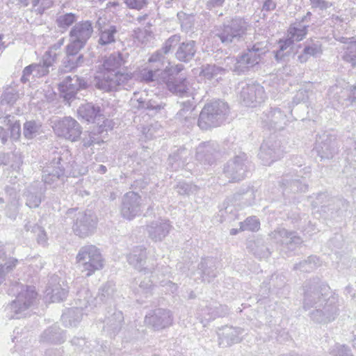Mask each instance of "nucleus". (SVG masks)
Wrapping results in <instances>:
<instances>
[{"mask_svg": "<svg viewBox=\"0 0 356 356\" xmlns=\"http://www.w3.org/2000/svg\"><path fill=\"white\" fill-rule=\"evenodd\" d=\"M249 28V24L244 19L235 17L217 29L214 38L219 39L225 46L236 44L243 40Z\"/></svg>", "mask_w": 356, "mask_h": 356, "instance_id": "4", "label": "nucleus"}, {"mask_svg": "<svg viewBox=\"0 0 356 356\" xmlns=\"http://www.w3.org/2000/svg\"><path fill=\"white\" fill-rule=\"evenodd\" d=\"M56 59V54L51 51H46L38 63H32L24 67L21 77L24 83L29 81V76L40 78L49 73V67H52Z\"/></svg>", "mask_w": 356, "mask_h": 356, "instance_id": "13", "label": "nucleus"}, {"mask_svg": "<svg viewBox=\"0 0 356 356\" xmlns=\"http://www.w3.org/2000/svg\"><path fill=\"white\" fill-rule=\"evenodd\" d=\"M19 98V94L16 89L8 87L6 88L1 97V104L13 105Z\"/></svg>", "mask_w": 356, "mask_h": 356, "instance_id": "56", "label": "nucleus"}, {"mask_svg": "<svg viewBox=\"0 0 356 356\" xmlns=\"http://www.w3.org/2000/svg\"><path fill=\"white\" fill-rule=\"evenodd\" d=\"M227 312V307L222 305L217 306V303L210 304L206 305L202 308L199 312H197V318H200L202 323L208 322L211 319H214L216 317L224 316Z\"/></svg>", "mask_w": 356, "mask_h": 356, "instance_id": "37", "label": "nucleus"}, {"mask_svg": "<svg viewBox=\"0 0 356 356\" xmlns=\"http://www.w3.org/2000/svg\"><path fill=\"white\" fill-rule=\"evenodd\" d=\"M189 151L185 147H179L174 151L168 157V165L172 170L177 171L187 163Z\"/></svg>", "mask_w": 356, "mask_h": 356, "instance_id": "39", "label": "nucleus"}, {"mask_svg": "<svg viewBox=\"0 0 356 356\" xmlns=\"http://www.w3.org/2000/svg\"><path fill=\"white\" fill-rule=\"evenodd\" d=\"M334 293L327 284L321 283L318 279L309 280L304 285L303 307L305 309H316L319 303Z\"/></svg>", "mask_w": 356, "mask_h": 356, "instance_id": "6", "label": "nucleus"}, {"mask_svg": "<svg viewBox=\"0 0 356 356\" xmlns=\"http://www.w3.org/2000/svg\"><path fill=\"white\" fill-rule=\"evenodd\" d=\"M75 307L67 309L62 315L61 321L65 327L76 326L83 315V310L90 307L94 301L91 293L86 289L77 293Z\"/></svg>", "mask_w": 356, "mask_h": 356, "instance_id": "7", "label": "nucleus"}, {"mask_svg": "<svg viewBox=\"0 0 356 356\" xmlns=\"http://www.w3.org/2000/svg\"><path fill=\"white\" fill-rule=\"evenodd\" d=\"M94 32L90 20H82L74 24L69 31L70 44L84 48Z\"/></svg>", "mask_w": 356, "mask_h": 356, "instance_id": "15", "label": "nucleus"}, {"mask_svg": "<svg viewBox=\"0 0 356 356\" xmlns=\"http://www.w3.org/2000/svg\"><path fill=\"white\" fill-rule=\"evenodd\" d=\"M124 3L130 9L141 10L147 7L149 0H122Z\"/></svg>", "mask_w": 356, "mask_h": 356, "instance_id": "63", "label": "nucleus"}, {"mask_svg": "<svg viewBox=\"0 0 356 356\" xmlns=\"http://www.w3.org/2000/svg\"><path fill=\"white\" fill-rule=\"evenodd\" d=\"M52 6L51 0H33V7L35 13L42 14L45 10Z\"/></svg>", "mask_w": 356, "mask_h": 356, "instance_id": "62", "label": "nucleus"}, {"mask_svg": "<svg viewBox=\"0 0 356 356\" xmlns=\"http://www.w3.org/2000/svg\"><path fill=\"white\" fill-rule=\"evenodd\" d=\"M177 19L181 25V31L188 33L192 31L195 24V17L184 12L180 11L177 15Z\"/></svg>", "mask_w": 356, "mask_h": 356, "instance_id": "52", "label": "nucleus"}, {"mask_svg": "<svg viewBox=\"0 0 356 356\" xmlns=\"http://www.w3.org/2000/svg\"><path fill=\"white\" fill-rule=\"evenodd\" d=\"M42 124L39 120H28L23 126V135L27 140H31L42 132Z\"/></svg>", "mask_w": 356, "mask_h": 356, "instance_id": "44", "label": "nucleus"}, {"mask_svg": "<svg viewBox=\"0 0 356 356\" xmlns=\"http://www.w3.org/2000/svg\"><path fill=\"white\" fill-rule=\"evenodd\" d=\"M177 192L181 195H190L197 191V187L190 183L179 182L176 186Z\"/></svg>", "mask_w": 356, "mask_h": 356, "instance_id": "60", "label": "nucleus"}, {"mask_svg": "<svg viewBox=\"0 0 356 356\" xmlns=\"http://www.w3.org/2000/svg\"><path fill=\"white\" fill-rule=\"evenodd\" d=\"M339 297L336 293L330 295L322 303L310 312L311 319L318 323H328L333 321L339 314Z\"/></svg>", "mask_w": 356, "mask_h": 356, "instance_id": "9", "label": "nucleus"}, {"mask_svg": "<svg viewBox=\"0 0 356 356\" xmlns=\"http://www.w3.org/2000/svg\"><path fill=\"white\" fill-rule=\"evenodd\" d=\"M243 331L240 327L229 326L222 327L221 332L218 333L219 345L224 348L239 343L242 339L241 334Z\"/></svg>", "mask_w": 356, "mask_h": 356, "instance_id": "33", "label": "nucleus"}, {"mask_svg": "<svg viewBox=\"0 0 356 356\" xmlns=\"http://www.w3.org/2000/svg\"><path fill=\"white\" fill-rule=\"evenodd\" d=\"M260 227V222L255 216L247 218L243 222H240L241 231H258Z\"/></svg>", "mask_w": 356, "mask_h": 356, "instance_id": "58", "label": "nucleus"}, {"mask_svg": "<svg viewBox=\"0 0 356 356\" xmlns=\"http://www.w3.org/2000/svg\"><path fill=\"white\" fill-rule=\"evenodd\" d=\"M15 300L10 305V309L15 314H22L31 307L37 297L34 286H21Z\"/></svg>", "mask_w": 356, "mask_h": 356, "instance_id": "21", "label": "nucleus"}, {"mask_svg": "<svg viewBox=\"0 0 356 356\" xmlns=\"http://www.w3.org/2000/svg\"><path fill=\"white\" fill-rule=\"evenodd\" d=\"M171 225L168 220H158L147 225L149 237L154 241H161L168 234Z\"/></svg>", "mask_w": 356, "mask_h": 356, "instance_id": "31", "label": "nucleus"}, {"mask_svg": "<svg viewBox=\"0 0 356 356\" xmlns=\"http://www.w3.org/2000/svg\"><path fill=\"white\" fill-rule=\"evenodd\" d=\"M195 279L210 283L217 276L216 267L212 259H203L194 273Z\"/></svg>", "mask_w": 356, "mask_h": 356, "instance_id": "30", "label": "nucleus"}, {"mask_svg": "<svg viewBox=\"0 0 356 356\" xmlns=\"http://www.w3.org/2000/svg\"><path fill=\"white\" fill-rule=\"evenodd\" d=\"M254 191L253 188H247L245 190H243L242 192L237 193L234 195V198L242 201V203L245 205H250L254 202Z\"/></svg>", "mask_w": 356, "mask_h": 356, "instance_id": "57", "label": "nucleus"}, {"mask_svg": "<svg viewBox=\"0 0 356 356\" xmlns=\"http://www.w3.org/2000/svg\"><path fill=\"white\" fill-rule=\"evenodd\" d=\"M67 216L72 220V230L76 236L86 238L94 233L97 227V218L91 211L70 209L67 211Z\"/></svg>", "mask_w": 356, "mask_h": 356, "instance_id": "5", "label": "nucleus"}, {"mask_svg": "<svg viewBox=\"0 0 356 356\" xmlns=\"http://www.w3.org/2000/svg\"><path fill=\"white\" fill-rule=\"evenodd\" d=\"M97 27L99 32L98 44L105 46L115 42V36L118 33L117 27L99 18L97 21Z\"/></svg>", "mask_w": 356, "mask_h": 356, "instance_id": "32", "label": "nucleus"}, {"mask_svg": "<svg viewBox=\"0 0 356 356\" xmlns=\"http://www.w3.org/2000/svg\"><path fill=\"white\" fill-rule=\"evenodd\" d=\"M181 41V35L175 34L168 38L163 44L162 47L151 55L149 62H156L159 67H164L167 61L165 56L174 51Z\"/></svg>", "mask_w": 356, "mask_h": 356, "instance_id": "26", "label": "nucleus"}, {"mask_svg": "<svg viewBox=\"0 0 356 356\" xmlns=\"http://www.w3.org/2000/svg\"><path fill=\"white\" fill-rule=\"evenodd\" d=\"M250 248L252 252L259 259L268 258L270 252L261 240H256L250 243Z\"/></svg>", "mask_w": 356, "mask_h": 356, "instance_id": "53", "label": "nucleus"}, {"mask_svg": "<svg viewBox=\"0 0 356 356\" xmlns=\"http://www.w3.org/2000/svg\"><path fill=\"white\" fill-rule=\"evenodd\" d=\"M220 147L216 142H207L200 145L196 150V159L204 165H212L219 159Z\"/></svg>", "mask_w": 356, "mask_h": 356, "instance_id": "25", "label": "nucleus"}, {"mask_svg": "<svg viewBox=\"0 0 356 356\" xmlns=\"http://www.w3.org/2000/svg\"><path fill=\"white\" fill-rule=\"evenodd\" d=\"M83 49L78 46L68 44L65 47V56L62 61V66L65 72L76 70L84 65L86 59L79 51Z\"/></svg>", "mask_w": 356, "mask_h": 356, "instance_id": "24", "label": "nucleus"}, {"mask_svg": "<svg viewBox=\"0 0 356 356\" xmlns=\"http://www.w3.org/2000/svg\"><path fill=\"white\" fill-rule=\"evenodd\" d=\"M256 65L257 64L254 63V59H252L245 52H244L236 58L232 70L238 74H241L248 72Z\"/></svg>", "mask_w": 356, "mask_h": 356, "instance_id": "42", "label": "nucleus"}, {"mask_svg": "<svg viewBox=\"0 0 356 356\" xmlns=\"http://www.w3.org/2000/svg\"><path fill=\"white\" fill-rule=\"evenodd\" d=\"M239 96L245 106L251 107L260 104L266 97L264 87L254 81L242 83Z\"/></svg>", "mask_w": 356, "mask_h": 356, "instance_id": "16", "label": "nucleus"}, {"mask_svg": "<svg viewBox=\"0 0 356 356\" xmlns=\"http://www.w3.org/2000/svg\"><path fill=\"white\" fill-rule=\"evenodd\" d=\"M166 85L168 89L177 95L184 96L187 93L188 86L185 78L168 80Z\"/></svg>", "mask_w": 356, "mask_h": 356, "instance_id": "50", "label": "nucleus"}, {"mask_svg": "<svg viewBox=\"0 0 356 356\" xmlns=\"http://www.w3.org/2000/svg\"><path fill=\"white\" fill-rule=\"evenodd\" d=\"M284 155L281 142L275 136L264 140L260 147L259 157L265 165H270Z\"/></svg>", "mask_w": 356, "mask_h": 356, "instance_id": "17", "label": "nucleus"}, {"mask_svg": "<svg viewBox=\"0 0 356 356\" xmlns=\"http://www.w3.org/2000/svg\"><path fill=\"white\" fill-rule=\"evenodd\" d=\"M101 109L92 103H86L79 106L78 109L79 115L88 122L94 120L100 115Z\"/></svg>", "mask_w": 356, "mask_h": 356, "instance_id": "45", "label": "nucleus"}, {"mask_svg": "<svg viewBox=\"0 0 356 356\" xmlns=\"http://www.w3.org/2000/svg\"><path fill=\"white\" fill-rule=\"evenodd\" d=\"M67 152H54L51 161L44 168L42 180L45 184H52L58 180H63L71 174L74 162Z\"/></svg>", "mask_w": 356, "mask_h": 356, "instance_id": "2", "label": "nucleus"}, {"mask_svg": "<svg viewBox=\"0 0 356 356\" xmlns=\"http://www.w3.org/2000/svg\"><path fill=\"white\" fill-rule=\"evenodd\" d=\"M54 130L58 136L71 141L77 140L82 132L79 123L71 117H65L55 122Z\"/></svg>", "mask_w": 356, "mask_h": 356, "instance_id": "19", "label": "nucleus"}, {"mask_svg": "<svg viewBox=\"0 0 356 356\" xmlns=\"http://www.w3.org/2000/svg\"><path fill=\"white\" fill-rule=\"evenodd\" d=\"M339 144L334 136L323 134L316 140L314 150L321 159H330L338 152Z\"/></svg>", "mask_w": 356, "mask_h": 356, "instance_id": "22", "label": "nucleus"}, {"mask_svg": "<svg viewBox=\"0 0 356 356\" xmlns=\"http://www.w3.org/2000/svg\"><path fill=\"white\" fill-rule=\"evenodd\" d=\"M353 38H347L344 37H341L339 40L341 42L347 44L346 51L343 55V59L350 63L352 66L355 67L356 65V40L348 42L349 40H352Z\"/></svg>", "mask_w": 356, "mask_h": 356, "instance_id": "47", "label": "nucleus"}, {"mask_svg": "<svg viewBox=\"0 0 356 356\" xmlns=\"http://www.w3.org/2000/svg\"><path fill=\"white\" fill-rule=\"evenodd\" d=\"M181 108L176 114L175 120L183 126L190 127L195 124V117L193 114L194 107L193 103L190 101L181 102Z\"/></svg>", "mask_w": 356, "mask_h": 356, "instance_id": "38", "label": "nucleus"}, {"mask_svg": "<svg viewBox=\"0 0 356 356\" xmlns=\"http://www.w3.org/2000/svg\"><path fill=\"white\" fill-rule=\"evenodd\" d=\"M302 45V50L297 53V61L300 63H305L310 58H318L323 54L322 43L317 39L307 40Z\"/></svg>", "mask_w": 356, "mask_h": 356, "instance_id": "29", "label": "nucleus"}, {"mask_svg": "<svg viewBox=\"0 0 356 356\" xmlns=\"http://www.w3.org/2000/svg\"><path fill=\"white\" fill-rule=\"evenodd\" d=\"M263 127L269 130H283L289 122V117L280 108L270 107L265 110L260 116Z\"/></svg>", "mask_w": 356, "mask_h": 356, "instance_id": "14", "label": "nucleus"}, {"mask_svg": "<svg viewBox=\"0 0 356 356\" xmlns=\"http://www.w3.org/2000/svg\"><path fill=\"white\" fill-rule=\"evenodd\" d=\"M47 292L52 302H60L66 298L68 291L58 284L52 288L47 289Z\"/></svg>", "mask_w": 356, "mask_h": 356, "instance_id": "55", "label": "nucleus"}, {"mask_svg": "<svg viewBox=\"0 0 356 356\" xmlns=\"http://www.w3.org/2000/svg\"><path fill=\"white\" fill-rule=\"evenodd\" d=\"M197 50V47L195 41L180 42L175 53V56L180 62L188 63L194 58Z\"/></svg>", "mask_w": 356, "mask_h": 356, "instance_id": "35", "label": "nucleus"}, {"mask_svg": "<svg viewBox=\"0 0 356 356\" xmlns=\"http://www.w3.org/2000/svg\"><path fill=\"white\" fill-rule=\"evenodd\" d=\"M115 285L113 282H107L99 289L97 299L104 303H109L115 298Z\"/></svg>", "mask_w": 356, "mask_h": 356, "instance_id": "49", "label": "nucleus"}, {"mask_svg": "<svg viewBox=\"0 0 356 356\" xmlns=\"http://www.w3.org/2000/svg\"><path fill=\"white\" fill-rule=\"evenodd\" d=\"M76 261L82 268V272H86L88 277L104 266V260L99 250L92 245L81 248L76 255Z\"/></svg>", "mask_w": 356, "mask_h": 356, "instance_id": "8", "label": "nucleus"}, {"mask_svg": "<svg viewBox=\"0 0 356 356\" xmlns=\"http://www.w3.org/2000/svg\"><path fill=\"white\" fill-rule=\"evenodd\" d=\"M41 340L47 343H61L65 341V337L63 331L57 325H54L43 332Z\"/></svg>", "mask_w": 356, "mask_h": 356, "instance_id": "41", "label": "nucleus"}, {"mask_svg": "<svg viewBox=\"0 0 356 356\" xmlns=\"http://www.w3.org/2000/svg\"><path fill=\"white\" fill-rule=\"evenodd\" d=\"M14 248L11 244H3L0 242V259L5 263L11 258L10 256L13 253Z\"/></svg>", "mask_w": 356, "mask_h": 356, "instance_id": "64", "label": "nucleus"}, {"mask_svg": "<svg viewBox=\"0 0 356 356\" xmlns=\"http://www.w3.org/2000/svg\"><path fill=\"white\" fill-rule=\"evenodd\" d=\"M125 63L124 56L120 52L105 56L102 64L98 66L95 78V86L106 92L129 90L134 84L133 75L131 72L120 70Z\"/></svg>", "mask_w": 356, "mask_h": 356, "instance_id": "1", "label": "nucleus"}, {"mask_svg": "<svg viewBox=\"0 0 356 356\" xmlns=\"http://www.w3.org/2000/svg\"><path fill=\"white\" fill-rule=\"evenodd\" d=\"M18 264V259L15 258H10L3 264H0V285L5 280L6 275L14 270Z\"/></svg>", "mask_w": 356, "mask_h": 356, "instance_id": "59", "label": "nucleus"}, {"mask_svg": "<svg viewBox=\"0 0 356 356\" xmlns=\"http://www.w3.org/2000/svg\"><path fill=\"white\" fill-rule=\"evenodd\" d=\"M293 43L294 41L290 37H289L288 35H286V38L280 39L278 41V49L276 51L275 55V59L277 61L282 60L286 55L285 51H286L288 49H291Z\"/></svg>", "mask_w": 356, "mask_h": 356, "instance_id": "54", "label": "nucleus"}, {"mask_svg": "<svg viewBox=\"0 0 356 356\" xmlns=\"http://www.w3.org/2000/svg\"><path fill=\"white\" fill-rule=\"evenodd\" d=\"M268 236L273 243L281 245L282 251L293 252L303 242L297 232L281 227H277Z\"/></svg>", "mask_w": 356, "mask_h": 356, "instance_id": "11", "label": "nucleus"}, {"mask_svg": "<svg viewBox=\"0 0 356 356\" xmlns=\"http://www.w3.org/2000/svg\"><path fill=\"white\" fill-rule=\"evenodd\" d=\"M311 12H307L301 19H296V22L289 26L287 30V35L294 42L302 40L307 35L308 28L311 22Z\"/></svg>", "mask_w": 356, "mask_h": 356, "instance_id": "27", "label": "nucleus"}, {"mask_svg": "<svg viewBox=\"0 0 356 356\" xmlns=\"http://www.w3.org/2000/svg\"><path fill=\"white\" fill-rule=\"evenodd\" d=\"M330 353L334 356H353L350 349L346 345L336 343L331 349Z\"/></svg>", "mask_w": 356, "mask_h": 356, "instance_id": "61", "label": "nucleus"}, {"mask_svg": "<svg viewBox=\"0 0 356 356\" xmlns=\"http://www.w3.org/2000/svg\"><path fill=\"white\" fill-rule=\"evenodd\" d=\"M79 16L73 13H65L57 16L56 24L57 26L62 30V32L66 31L74 24L77 22Z\"/></svg>", "mask_w": 356, "mask_h": 356, "instance_id": "48", "label": "nucleus"}, {"mask_svg": "<svg viewBox=\"0 0 356 356\" xmlns=\"http://www.w3.org/2000/svg\"><path fill=\"white\" fill-rule=\"evenodd\" d=\"M249 164L247 154L241 152L226 163L223 173L229 179V181H239L245 177Z\"/></svg>", "mask_w": 356, "mask_h": 356, "instance_id": "10", "label": "nucleus"}, {"mask_svg": "<svg viewBox=\"0 0 356 356\" xmlns=\"http://www.w3.org/2000/svg\"><path fill=\"white\" fill-rule=\"evenodd\" d=\"M320 266L319 259L316 256H309L293 267L294 270H299L302 272L309 273Z\"/></svg>", "mask_w": 356, "mask_h": 356, "instance_id": "51", "label": "nucleus"}, {"mask_svg": "<svg viewBox=\"0 0 356 356\" xmlns=\"http://www.w3.org/2000/svg\"><path fill=\"white\" fill-rule=\"evenodd\" d=\"M225 70L216 65H203L201 70V75L208 80H214L218 82L224 75Z\"/></svg>", "mask_w": 356, "mask_h": 356, "instance_id": "46", "label": "nucleus"}, {"mask_svg": "<svg viewBox=\"0 0 356 356\" xmlns=\"http://www.w3.org/2000/svg\"><path fill=\"white\" fill-rule=\"evenodd\" d=\"M284 193H305L307 191L308 185L305 181V177L299 175L286 174L280 181Z\"/></svg>", "mask_w": 356, "mask_h": 356, "instance_id": "28", "label": "nucleus"}, {"mask_svg": "<svg viewBox=\"0 0 356 356\" xmlns=\"http://www.w3.org/2000/svg\"><path fill=\"white\" fill-rule=\"evenodd\" d=\"M145 321L155 330H160L172 324L173 316L169 309L158 308L147 314Z\"/></svg>", "mask_w": 356, "mask_h": 356, "instance_id": "23", "label": "nucleus"}, {"mask_svg": "<svg viewBox=\"0 0 356 356\" xmlns=\"http://www.w3.org/2000/svg\"><path fill=\"white\" fill-rule=\"evenodd\" d=\"M123 321L122 312L115 309L111 314L106 317L103 330L111 337H115L120 331Z\"/></svg>", "mask_w": 356, "mask_h": 356, "instance_id": "34", "label": "nucleus"}, {"mask_svg": "<svg viewBox=\"0 0 356 356\" xmlns=\"http://www.w3.org/2000/svg\"><path fill=\"white\" fill-rule=\"evenodd\" d=\"M45 188L40 184H35L29 186L24 193L26 205L31 209L40 206L44 198Z\"/></svg>", "mask_w": 356, "mask_h": 356, "instance_id": "36", "label": "nucleus"}, {"mask_svg": "<svg viewBox=\"0 0 356 356\" xmlns=\"http://www.w3.org/2000/svg\"><path fill=\"white\" fill-rule=\"evenodd\" d=\"M87 87L88 81L77 75L67 76L58 84L60 95L69 104L75 98L77 91Z\"/></svg>", "mask_w": 356, "mask_h": 356, "instance_id": "20", "label": "nucleus"}, {"mask_svg": "<svg viewBox=\"0 0 356 356\" xmlns=\"http://www.w3.org/2000/svg\"><path fill=\"white\" fill-rule=\"evenodd\" d=\"M228 105L223 101L215 100L207 103L200 113L197 124L202 130L220 126L228 113Z\"/></svg>", "mask_w": 356, "mask_h": 356, "instance_id": "3", "label": "nucleus"}, {"mask_svg": "<svg viewBox=\"0 0 356 356\" xmlns=\"http://www.w3.org/2000/svg\"><path fill=\"white\" fill-rule=\"evenodd\" d=\"M143 208L141 196L137 193L129 191L122 198L120 214L123 218L131 220L141 213Z\"/></svg>", "mask_w": 356, "mask_h": 356, "instance_id": "18", "label": "nucleus"}, {"mask_svg": "<svg viewBox=\"0 0 356 356\" xmlns=\"http://www.w3.org/2000/svg\"><path fill=\"white\" fill-rule=\"evenodd\" d=\"M149 65L140 72V80L146 83L154 81L158 79L163 67H159L156 62H149Z\"/></svg>", "mask_w": 356, "mask_h": 356, "instance_id": "43", "label": "nucleus"}, {"mask_svg": "<svg viewBox=\"0 0 356 356\" xmlns=\"http://www.w3.org/2000/svg\"><path fill=\"white\" fill-rule=\"evenodd\" d=\"M268 50V42L264 38L261 41L255 42L252 45L248 46L245 53L249 57L254 59L256 64H258L261 61L262 56L265 55Z\"/></svg>", "mask_w": 356, "mask_h": 356, "instance_id": "40", "label": "nucleus"}, {"mask_svg": "<svg viewBox=\"0 0 356 356\" xmlns=\"http://www.w3.org/2000/svg\"><path fill=\"white\" fill-rule=\"evenodd\" d=\"M127 261L139 272L143 274H155L156 276V261L154 258H147L146 249L142 246L134 248L132 252L128 255Z\"/></svg>", "mask_w": 356, "mask_h": 356, "instance_id": "12", "label": "nucleus"}]
</instances>
